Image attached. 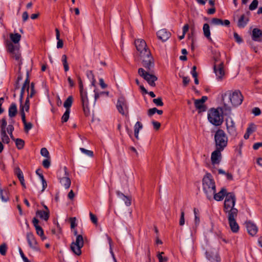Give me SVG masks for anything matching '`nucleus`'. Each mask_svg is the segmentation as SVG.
Instances as JSON below:
<instances>
[{
  "label": "nucleus",
  "mask_w": 262,
  "mask_h": 262,
  "mask_svg": "<svg viewBox=\"0 0 262 262\" xmlns=\"http://www.w3.org/2000/svg\"><path fill=\"white\" fill-rule=\"evenodd\" d=\"M203 190L207 199L211 200L214 192H216V187L214 180L210 173H206L203 180Z\"/></svg>",
  "instance_id": "obj_1"
},
{
  "label": "nucleus",
  "mask_w": 262,
  "mask_h": 262,
  "mask_svg": "<svg viewBox=\"0 0 262 262\" xmlns=\"http://www.w3.org/2000/svg\"><path fill=\"white\" fill-rule=\"evenodd\" d=\"M236 202V196L234 192H229L225 199L223 211L227 214L238 213V210L234 207Z\"/></svg>",
  "instance_id": "obj_2"
},
{
  "label": "nucleus",
  "mask_w": 262,
  "mask_h": 262,
  "mask_svg": "<svg viewBox=\"0 0 262 262\" xmlns=\"http://www.w3.org/2000/svg\"><path fill=\"white\" fill-rule=\"evenodd\" d=\"M78 84L80 90V99L84 115L86 117L90 115V111L89 108V102L87 96V92L83 89V85L82 80L79 76L77 77Z\"/></svg>",
  "instance_id": "obj_3"
},
{
  "label": "nucleus",
  "mask_w": 262,
  "mask_h": 262,
  "mask_svg": "<svg viewBox=\"0 0 262 262\" xmlns=\"http://www.w3.org/2000/svg\"><path fill=\"white\" fill-rule=\"evenodd\" d=\"M228 141L225 132L222 129H218L214 135L215 148L224 150L227 146Z\"/></svg>",
  "instance_id": "obj_4"
},
{
  "label": "nucleus",
  "mask_w": 262,
  "mask_h": 262,
  "mask_svg": "<svg viewBox=\"0 0 262 262\" xmlns=\"http://www.w3.org/2000/svg\"><path fill=\"white\" fill-rule=\"evenodd\" d=\"M209 121L215 126L221 125L223 122V117L218 109L211 108L208 113Z\"/></svg>",
  "instance_id": "obj_5"
},
{
  "label": "nucleus",
  "mask_w": 262,
  "mask_h": 262,
  "mask_svg": "<svg viewBox=\"0 0 262 262\" xmlns=\"http://www.w3.org/2000/svg\"><path fill=\"white\" fill-rule=\"evenodd\" d=\"M140 54L141 59H142V63L143 66L147 70L150 71L151 69L154 67V59L151 54L150 51H145Z\"/></svg>",
  "instance_id": "obj_6"
},
{
  "label": "nucleus",
  "mask_w": 262,
  "mask_h": 262,
  "mask_svg": "<svg viewBox=\"0 0 262 262\" xmlns=\"http://www.w3.org/2000/svg\"><path fill=\"white\" fill-rule=\"evenodd\" d=\"M149 72V71H146L142 68L138 69L139 75L143 77L150 86H155V81L158 80V78L155 75L150 74Z\"/></svg>",
  "instance_id": "obj_7"
},
{
  "label": "nucleus",
  "mask_w": 262,
  "mask_h": 262,
  "mask_svg": "<svg viewBox=\"0 0 262 262\" xmlns=\"http://www.w3.org/2000/svg\"><path fill=\"white\" fill-rule=\"evenodd\" d=\"M84 245L83 238L82 235H77L75 242L72 243L71 245V249L72 252L77 255L81 254V249Z\"/></svg>",
  "instance_id": "obj_8"
},
{
  "label": "nucleus",
  "mask_w": 262,
  "mask_h": 262,
  "mask_svg": "<svg viewBox=\"0 0 262 262\" xmlns=\"http://www.w3.org/2000/svg\"><path fill=\"white\" fill-rule=\"evenodd\" d=\"M116 107L121 115H124L126 113L128 114V107L126 100L124 96H120L118 97Z\"/></svg>",
  "instance_id": "obj_9"
},
{
  "label": "nucleus",
  "mask_w": 262,
  "mask_h": 262,
  "mask_svg": "<svg viewBox=\"0 0 262 262\" xmlns=\"http://www.w3.org/2000/svg\"><path fill=\"white\" fill-rule=\"evenodd\" d=\"M229 99L233 106H237L242 104L244 97L239 90H236L232 94L230 93Z\"/></svg>",
  "instance_id": "obj_10"
},
{
  "label": "nucleus",
  "mask_w": 262,
  "mask_h": 262,
  "mask_svg": "<svg viewBox=\"0 0 262 262\" xmlns=\"http://www.w3.org/2000/svg\"><path fill=\"white\" fill-rule=\"evenodd\" d=\"M238 213H230L227 214V218L229 224L231 231L234 233H237L239 230V226L236 221V218Z\"/></svg>",
  "instance_id": "obj_11"
},
{
  "label": "nucleus",
  "mask_w": 262,
  "mask_h": 262,
  "mask_svg": "<svg viewBox=\"0 0 262 262\" xmlns=\"http://www.w3.org/2000/svg\"><path fill=\"white\" fill-rule=\"evenodd\" d=\"M213 70L217 79L219 80H221L225 75L223 62H220L219 64H214Z\"/></svg>",
  "instance_id": "obj_12"
},
{
  "label": "nucleus",
  "mask_w": 262,
  "mask_h": 262,
  "mask_svg": "<svg viewBox=\"0 0 262 262\" xmlns=\"http://www.w3.org/2000/svg\"><path fill=\"white\" fill-rule=\"evenodd\" d=\"M135 45L137 51L140 52V54H142L143 52H145V51H149L147 47L146 42L142 39L135 40Z\"/></svg>",
  "instance_id": "obj_13"
},
{
  "label": "nucleus",
  "mask_w": 262,
  "mask_h": 262,
  "mask_svg": "<svg viewBox=\"0 0 262 262\" xmlns=\"http://www.w3.org/2000/svg\"><path fill=\"white\" fill-rule=\"evenodd\" d=\"M246 227L248 233L252 236L256 234L258 231V227L252 221H248L245 222Z\"/></svg>",
  "instance_id": "obj_14"
},
{
  "label": "nucleus",
  "mask_w": 262,
  "mask_h": 262,
  "mask_svg": "<svg viewBox=\"0 0 262 262\" xmlns=\"http://www.w3.org/2000/svg\"><path fill=\"white\" fill-rule=\"evenodd\" d=\"M222 150L215 148V150L213 151L211 155V161L212 164H219L222 159L221 151Z\"/></svg>",
  "instance_id": "obj_15"
},
{
  "label": "nucleus",
  "mask_w": 262,
  "mask_h": 262,
  "mask_svg": "<svg viewBox=\"0 0 262 262\" xmlns=\"http://www.w3.org/2000/svg\"><path fill=\"white\" fill-rule=\"evenodd\" d=\"M207 259L210 262H220L221 258L215 250L207 251L206 252Z\"/></svg>",
  "instance_id": "obj_16"
},
{
  "label": "nucleus",
  "mask_w": 262,
  "mask_h": 262,
  "mask_svg": "<svg viewBox=\"0 0 262 262\" xmlns=\"http://www.w3.org/2000/svg\"><path fill=\"white\" fill-rule=\"evenodd\" d=\"M32 223L35 228L36 233L40 236L42 240L46 239V237L44 235V232L41 227L38 225L39 220L34 217L32 220Z\"/></svg>",
  "instance_id": "obj_17"
},
{
  "label": "nucleus",
  "mask_w": 262,
  "mask_h": 262,
  "mask_svg": "<svg viewBox=\"0 0 262 262\" xmlns=\"http://www.w3.org/2000/svg\"><path fill=\"white\" fill-rule=\"evenodd\" d=\"M27 239L30 248L34 250L37 249V243L33 233H27Z\"/></svg>",
  "instance_id": "obj_18"
},
{
  "label": "nucleus",
  "mask_w": 262,
  "mask_h": 262,
  "mask_svg": "<svg viewBox=\"0 0 262 262\" xmlns=\"http://www.w3.org/2000/svg\"><path fill=\"white\" fill-rule=\"evenodd\" d=\"M250 12L247 13V15L242 14L239 18L237 22V26L239 28H244L246 27L249 21V14Z\"/></svg>",
  "instance_id": "obj_19"
},
{
  "label": "nucleus",
  "mask_w": 262,
  "mask_h": 262,
  "mask_svg": "<svg viewBox=\"0 0 262 262\" xmlns=\"http://www.w3.org/2000/svg\"><path fill=\"white\" fill-rule=\"evenodd\" d=\"M157 35L159 39L162 41H165L170 37L171 33L166 29H163L158 31L157 32Z\"/></svg>",
  "instance_id": "obj_20"
},
{
  "label": "nucleus",
  "mask_w": 262,
  "mask_h": 262,
  "mask_svg": "<svg viewBox=\"0 0 262 262\" xmlns=\"http://www.w3.org/2000/svg\"><path fill=\"white\" fill-rule=\"evenodd\" d=\"M229 192H227V189L223 187L218 193L214 192L213 196L215 200L217 201H222L224 198H226Z\"/></svg>",
  "instance_id": "obj_21"
},
{
  "label": "nucleus",
  "mask_w": 262,
  "mask_h": 262,
  "mask_svg": "<svg viewBox=\"0 0 262 262\" xmlns=\"http://www.w3.org/2000/svg\"><path fill=\"white\" fill-rule=\"evenodd\" d=\"M252 39L255 41L261 42L262 41V30L254 28L252 32Z\"/></svg>",
  "instance_id": "obj_22"
},
{
  "label": "nucleus",
  "mask_w": 262,
  "mask_h": 262,
  "mask_svg": "<svg viewBox=\"0 0 262 262\" xmlns=\"http://www.w3.org/2000/svg\"><path fill=\"white\" fill-rule=\"evenodd\" d=\"M64 169L65 170V175L66 176L60 179V183L65 187L66 189H68L71 186V181L70 179L67 176L68 175V173L67 171V167H64Z\"/></svg>",
  "instance_id": "obj_23"
},
{
  "label": "nucleus",
  "mask_w": 262,
  "mask_h": 262,
  "mask_svg": "<svg viewBox=\"0 0 262 262\" xmlns=\"http://www.w3.org/2000/svg\"><path fill=\"white\" fill-rule=\"evenodd\" d=\"M21 120L24 125V131L25 133H28L33 127V124L31 122H27L26 119V115L25 113L21 112Z\"/></svg>",
  "instance_id": "obj_24"
},
{
  "label": "nucleus",
  "mask_w": 262,
  "mask_h": 262,
  "mask_svg": "<svg viewBox=\"0 0 262 262\" xmlns=\"http://www.w3.org/2000/svg\"><path fill=\"white\" fill-rule=\"evenodd\" d=\"M211 23L215 25L229 26L230 22L228 19L222 20L217 18H213L211 20Z\"/></svg>",
  "instance_id": "obj_25"
},
{
  "label": "nucleus",
  "mask_w": 262,
  "mask_h": 262,
  "mask_svg": "<svg viewBox=\"0 0 262 262\" xmlns=\"http://www.w3.org/2000/svg\"><path fill=\"white\" fill-rule=\"evenodd\" d=\"M17 114V108L16 104L13 102L12 103L8 110V115L9 117L13 118L16 116Z\"/></svg>",
  "instance_id": "obj_26"
},
{
  "label": "nucleus",
  "mask_w": 262,
  "mask_h": 262,
  "mask_svg": "<svg viewBox=\"0 0 262 262\" xmlns=\"http://www.w3.org/2000/svg\"><path fill=\"white\" fill-rule=\"evenodd\" d=\"M36 214L41 219L47 221L50 217V211H45L44 210H38L36 212Z\"/></svg>",
  "instance_id": "obj_27"
},
{
  "label": "nucleus",
  "mask_w": 262,
  "mask_h": 262,
  "mask_svg": "<svg viewBox=\"0 0 262 262\" xmlns=\"http://www.w3.org/2000/svg\"><path fill=\"white\" fill-rule=\"evenodd\" d=\"M29 108H30V100H29V98L27 97L24 104H23V102H20L19 111H20V115L21 116L22 111L23 113H25V111L28 112L29 111Z\"/></svg>",
  "instance_id": "obj_28"
},
{
  "label": "nucleus",
  "mask_w": 262,
  "mask_h": 262,
  "mask_svg": "<svg viewBox=\"0 0 262 262\" xmlns=\"http://www.w3.org/2000/svg\"><path fill=\"white\" fill-rule=\"evenodd\" d=\"M116 194L119 198L121 199L124 202L127 206H129L131 205V199L130 197L125 195L119 191H117Z\"/></svg>",
  "instance_id": "obj_29"
},
{
  "label": "nucleus",
  "mask_w": 262,
  "mask_h": 262,
  "mask_svg": "<svg viewBox=\"0 0 262 262\" xmlns=\"http://www.w3.org/2000/svg\"><path fill=\"white\" fill-rule=\"evenodd\" d=\"M226 125L227 131L229 134H230L232 136H236L237 135V133L234 122L232 121H231L230 125H229L227 122Z\"/></svg>",
  "instance_id": "obj_30"
},
{
  "label": "nucleus",
  "mask_w": 262,
  "mask_h": 262,
  "mask_svg": "<svg viewBox=\"0 0 262 262\" xmlns=\"http://www.w3.org/2000/svg\"><path fill=\"white\" fill-rule=\"evenodd\" d=\"M194 105L196 109L199 110V112L201 113L205 112L206 110V107L204 103H201L199 99L194 100Z\"/></svg>",
  "instance_id": "obj_31"
},
{
  "label": "nucleus",
  "mask_w": 262,
  "mask_h": 262,
  "mask_svg": "<svg viewBox=\"0 0 262 262\" xmlns=\"http://www.w3.org/2000/svg\"><path fill=\"white\" fill-rule=\"evenodd\" d=\"M73 101V98L72 96H69L63 103V106L67 110H70Z\"/></svg>",
  "instance_id": "obj_32"
},
{
  "label": "nucleus",
  "mask_w": 262,
  "mask_h": 262,
  "mask_svg": "<svg viewBox=\"0 0 262 262\" xmlns=\"http://www.w3.org/2000/svg\"><path fill=\"white\" fill-rule=\"evenodd\" d=\"M203 30L204 36L208 39H211L210 27L208 24H204Z\"/></svg>",
  "instance_id": "obj_33"
},
{
  "label": "nucleus",
  "mask_w": 262,
  "mask_h": 262,
  "mask_svg": "<svg viewBox=\"0 0 262 262\" xmlns=\"http://www.w3.org/2000/svg\"><path fill=\"white\" fill-rule=\"evenodd\" d=\"M10 39L14 43H17L20 40L21 35L18 33L11 34Z\"/></svg>",
  "instance_id": "obj_34"
},
{
  "label": "nucleus",
  "mask_w": 262,
  "mask_h": 262,
  "mask_svg": "<svg viewBox=\"0 0 262 262\" xmlns=\"http://www.w3.org/2000/svg\"><path fill=\"white\" fill-rule=\"evenodd\" d=\"M15 174L17 176L19 181H23L24 180V174L19 167H16L14 170Z\"/></svg>",
  "instance_id": "obj_35"
},
{
  "label": "nucleus",
  "mask_w": 262,
  "mask_h": 262,
  "mask_svg": "<svg viewBox=\"0 0 262 262\" xmlns=\"http://www.w3.org/2000/svg\"><path fill=\"white\" fill-rule=\"evenodd\" d=\"M1 136L2 141L4 143L8 144L10 142V139L7 135L6 131L1 132Z\"/></svg>",
  "instance_id": "obj_36"
},
{
  "label": "nucleus",
  "mask_w": 262,
  "mask_h": 262,
  "mask_svg": "<svg viewBox=\"0 0 262 262\" xmlns=\"http://www.w3.org/2000/svg\"><path fill=\"white\" fill-rule=\"evenodd\" d=\"M20 67H19V73H18V76H17V80H16V81L15 82V84H14V90L15 91H16V90H18V89H19V88H20L19 81L20 80H21L22 79H23V76H22L20 72Z\"/></svg>",
  "instance_id": "obj_37"
},
{
  "label": "nucleus",
  "mask_w": 262,
  "mask_h": 262,
  "mask_svg": "<svg viewBox=\"0 0 262 262\" xmlns=\"http://www.w3.org/2000/svg\"><path fill=\"white\" fill-rule=\"evenodd\" d=\"M14 141L15 142L16 146L18 149L20 150L24 148L25 141L23 139L17 138L15 139Z\"/></svg>",
  "instance_id": "obj_38"
},
{
  "label": "nucleus",
  "mask_w": 262,
  "mask_h": 262,
  "mask_svg": "<svg viewBox=\"0 0 262 262\" xmlns=\"http://www.w3.org/2000/svg\"><path fill=\"white\" fill-rule=\"evenodd\" d=\"M7 50L11 53H14L15 51H18V48L17 46L14 45L12 43H9L7 45Z\"/></svg>",
  "instance_id": "obj_39"
},
{
  "label": "nucleus",
  "mask_w": 262,
  "mask_h": 262,
  "mask_svg": "<svg viewBox=\"0 0 262 262\" xmlns=\"http://www.w3.org/2000/svg\"><path fill=\"white\" fill-rule=\"evenodd\" d=\"M62 62L63 63L64 70L65 72H67L69 70V64L67 61V57L66 55H63L62 56Z\"/></svg>",
  "instance_id": "obj_40"
},
{
  "label": "nucleus",
  "mask_w": 262,
  "mask_h": 262,
  "mask_svg": "<svg viewBox=\"0 0 262 262\" xmlns=\"http://www.w3.org/2000/svg\"><path fill=\"white\" fill-rule=\"evenodd\" d=\"M70 110H66L64 113L62 115L61 117V122L62 123H65L67 122L70 117Z\"/></svg>",
  "instance_id": "obj_41"
},
{
  "label": "nucleus",
  "mask_w": 262,
  "mask_h": 262,
  "mask_svg": "<svg viewBox=\"0 0 262 262\" xmlns=\"http://www.w3.org/2000/svg\"><path fill=\"white\" fill-rule=\"evenodd\" d=\"M14 127L12 124L8 125L7 128V130L8 132V133L9 134L10 138L13 140H15V138H14L13 134H12L13 130H14Z\"/></svg>",
  "instance_id": "obj_42"
},
{
  "label": "nucleus",
  "mask_w": 262,
  "mask_h": 262,
  "mask_svg": "<svg viewBox=\"0 0 262 262\" xmlns=\"http://www.w3.org/2000/svg\"><path fill=\"white\" fill-rule=\"evenodd\" d=\"M7 250V246L6 244L3 243L0 245V253L1 255L4 256L6 254Z\"/></svg>",
  "instance_id": "obj_43"
},
{
  "label": "nucleus",
  "mask_w": 262,
  "mask_h": 262,
  "mask_svg": "<svg viewBox=\"0 0 262 262\" xmlns=\"http://www.w3.org/2000/svg\"><path fill=\"white\" fill-rule=\"evenodd\" d=\"M185 213L184 209L182 208L181 209V216L179 221V225L180 226H183L185 224V218H184Z\"/></svg>",
  "instance_id": "obj_44"
},
{
  "label": "nucleus",
  "mask_w": 262,
  "mask_h": 262,
  "mask_svg": "<svg viewBox=\"0 0 262 262\" xmlns=\"http://www.w3.org/2000/svg\"><path fill=\"white\" fill-rule=\"evenodd\" d=\"M40 154L42 156L46 158H50L49 152L47 149L45 147H43L41 149Z\"/></svg>",
  "instance_id": "obj_45"
},
{
  "label": "nucleus",
  "mask_w": 262,
  "mask_h": 262,
  "mask_svg": "<svg viewBox=\"0 0 262 262\" xmlns=\"http://www.w3.org/2000/svg\"><path fill=\"white\" fill-rule=\"evenodd\" d=\"M80 151L86 155L87 156L90 157H94V153H93V151H92V150H88V149H86L84 148H80Z\"/></svg>",
  "instance_id": "obj_46"
},
{
  "label": "nucleus",
  "mask_w": 262,
  "mask_h": 262,
  "mask_svg": "<svg viewBox=\"0 0 262 262\" xmlns=\"http://www.w3.org/2000/svg\"><path fill=\"white\" fill-rule=\"evenodd\" d=\"M258 0H253L249 6V9L250 10L253 11L256 9L258 6Z\"/></svg>",
  "instance_id": "obj_47"
},
{
  "label": "nucleus",
  "mask_w": 262,
  "mask_h": 262,
  "mask_svg": "<svg viewBox=\"0 0 262 262\" xmlns=\"http://www.w3.org/2000/svg\"><path fill=\"white\" fill-rule=\"evenodd\" d=\"M256 128V125L254 123H251L247 128L246 131L250 134H251L255 131Z\"/></svg>",
  "instance_id": "obj_48"
},
{
  "label": "nucleus",
  "mask_w": 262,
  "mask_h": 262,
  "mask_svg": "<svg viewBox=\"0 0 262 262\" xmlns=\"http://www.w3.org/2000/svg\"><path fill=\"white\" fill-rule=\"evenodd\" d=\"M164 252H161L157 255V257L159 259V262H166L168 258L167 257H163L162 254H164Z\"/></svg>",
  "instance_id": "obj_49"
},
{
  "label": "nucleus",
  "mask_w": 262,
  "mask_h": 262,
  "mask_svg": "<svg viewBox=\"0 0 262 262\" xmlns=\"http://www.w3.org/2000/svg\"><path fill=\"white\" fill-rule=\"evenodd\" d=\"M7 123L6 119L5 118H3L1 120V132L6 131V127L7 126Z\"/></svg>",
  "instance_id": "obj_50"
},
{
  "label": "nucleus",
  "mask_w": 262,
  "mask_h": 262,
  "mask_svg": "<svg viewBox=\"0 0 262 262\" xmlns=\"http://www.w3.org/2000/svg\"><path fill=\"white\" fill-rule=\"evenodd\" d=\"M29 84H30V79H29V73H27L26 79V80L23 84V86L27 88V92H29V90L30 88Z\"/></svg>",
  "instance_id": "obj_51"
},
{
  "label": "nucleus",
  "mask_w": 262,
  "mask_h": 262,
  "mask_svg": "<svg viewBox=\"0 0 262 262\" xmlns=\"http://www.w3.org/2000/svg\"><path fill=\"white\" fill-rule=\"evenodd\" d=\"M153 102L157 105V106H163L164 103L162 101V99L161 97H158L156 99H154L152 100Z\"/></svg>",
  "instance_id": "obj_52"
},
{
  "label": "nucleus",
  "mask_w": 262,
  "mask_h": 262,
  "mask_svg": "<svg viewBox=\"0 0 262 262\" xmlns=\"http://www.w3.org/2000/svg\"><path fill=\"white\" fill-rule=\"evenodd\" d=\"M51 165L50 158H46L42 161V165L45 168H48Z\"/></svg>",
  "instance_id": "obj_53"
},
{
  "label": "nucleus",
  "mask_w": 262,
  "mask_h": 262,
  "mask_svg": "<svg viewBox=\"0 0 262 262\" xmlns=\"http://www.w3.org/2000/svg\"><path fill=\"white\" fill-rule=\"evenodd\" d=\"M233 37H234V38L235 39V41L238 43H241L243 41V39L241 37V36L236 32H234Z\"/></svg>",
  "instance_id": "obj_54"
},
{
  "label": "nucleus",
  "mask_w": 262,
  "mask_h": 262,
  "mask_svg": "<svg viewBox=\"0 0 262 262\" xmlns=\"http://www.w3.org/2000/svg\"><path fill=\"white\" fill-rule=\"evenodd\" d=\"M76 221V219L75 217L70 218L71 229H74L77 226Z\"/></svg>",
  "instance_id": "obj_55"
},
{
  "label": "nucleus",
  "mask_w": 262,
  "mask_h": 262,
  "mask_svg": "<svg viewBox=\"0 0 262 262\" xmlns=\"http://www.w3.org/2000/svg\"><path fill=\"white\" fill-rule=\"evenodd\" d=\"M90 216L91 221L94 224H96L97 223V217H96V216L95 215H94L93 213H92V212H90Z\"/></svg>",
  "instance_id": "obj_56"
},
{
  "label": "nucleus",
  "mask_w": 262,
  "mask_h": 262,
  "mask_svg": "<svg viewBox=\"0 0 262 262\" xmlns=\"http://www.w3.org/2000/svg\"><path fill=\"white\" fill-rule=\"evenodd\" d=\"M27 89V88L22 86L20 91V97H19V102H22L24 98V95L25 93V89Z\"/></svg>",
  "instance_id": "obj_57"
},
{
  "label": "nucleus",
  "mask_w": 262,
  "mask_h": 262,
  "mask_svg": "<svg viewBox=\"0 0 262 262\" xmlns=\"http://www.w3.org/2000/svg\"><path fill=\"white\" fill-rule=\"evenodd\" d=\"M152 124L153 125L154 129H156V130H158L161 126L160 123L156 121H152Z\"/></svg>",
  "instance_id": "obj_58"
},
{
  "label": "nucleus",
  "mask_w": 262,
  "mask_h": 262,
  "mask_svg": "<svg viewBox=\"0 0 262 262\" xmlns=\"http://www.w3.org/2000/svg\"><path fill=\"white\" fill-rule=\"evenodd\" d=\"M252 113L255 116H259L261 114V111L258 107H254L252 110Z\"/></svg>",
  "instance_id": "obj_59"
},
{
  "label": "nucleus",
  "mask_w": 262,
  "mask_h": 262,
  "mask_svg": "<svg viewBox=\"0 0 262 262\" xmlns=\"http://www.w3.org/2000/svg\"><path fill=\"white\" fill-rule=\"evenodd\" d=\"M190 81V79L188 77H183V84L184 86H186Z\"/></svg>",
  "instance_id": "obj_60"
},
{
  "label": "nucleus",
  "mask_w": 262,
  "mask_h": 262,
  "mask_svg": "<svg viewBox=\"0 0 262 262\" xmlns=\"http://www.w3.org/2000/svg\"><path fill=\"white\" fill-rule=\"evenodd\" d=\"M156 107H154L152 108H150L148 110V115L149 116H151L154 115L156 113Z\"/></svg>",
  "instance_id": "obj_61"
},
{
  "label": "nucleus",
  "mask_w": 262,
  "mask_h": 262,
  "mask_svg": "<svg viewBox=\"0 0 262 262\" xmlns=\"http://www.w3.org/2000/svg\"><path fill=\"white\" fill-rule=\"evenodd\" d=\"M196 67L195 66H194L192 68L191 72V73L193 76V77H198V73L196 72Z\"/></svg>",
  "instance_id": "obj_62"
},
{
  "label": "nucleus",
  "mask_w": 262,
  "mask_h": 262,
  "mask_svg": "<svg viewBox=\"0 0 262 262\" xmlns=\"http://www.w3.org/2000/svg\"><path fill=\"white\" fill-rule=\"evenodd\" d=\"M28 93L27 98H32L35 94L36 93L35 90L30 89V92L29 91Z\"/></svg>",
  "instance_id": "obj_63"
},
{
  "label": "nucleus",
  "mask_w": 262,
  "mask_h": 262,
  "mask_svg": "<svg viewBox=\"0 0 262 262\" xmlns=\"http://www.w3.org/2000/svg\"><path fill=\"white\" fill-rule=\"evenodd\" d=\"M260 147H262V142H257L254 144L253 148L254 150H257Z\"/></svg>",
  "instance_id": "obj_64"
}]
</instances>
